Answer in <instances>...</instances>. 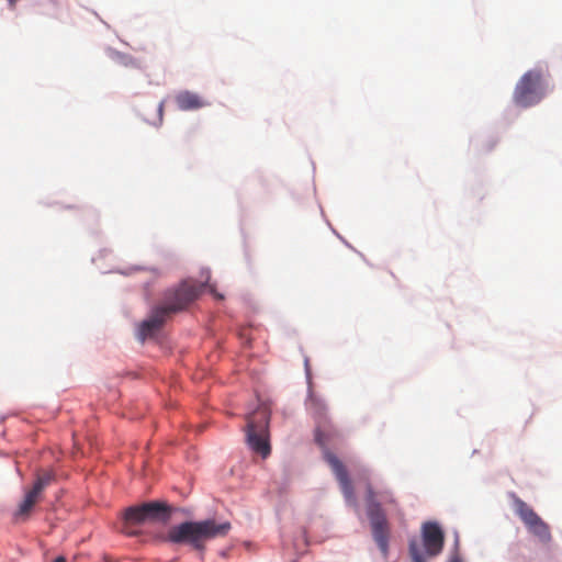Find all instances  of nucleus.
Segmentation results:
<instances>
[{
	"label": "nucleus",
	"instance_id": "6",
	"mask_svg": "<svg viewBox=\"0 0 562 562\" xmlns=\"http://www.w3.org/2000/svg\"><path fill=\"white\" fill-rule=\"evenodd\" d=\"M366 502L367 514L370 519L373 539L382 554L386 557L389 552L390 538L389 524L385 514L381 508V505L376 502V494L370 484L367 486Z\"/></svg>",
	"mask_w": 562,
	"mask_h": 562
},
{
	"label": "nucleus",
	"instance_id": "7",
	"mask_svg": "<svg viewBox=\"0 0 562 562\" xmlns=\"http://www.w3.org/2000/svg\"><path fill=\"white\" fill-rule=\"evenodd\" d=\"M513 505L515 513L521 519L528 531L542 543H549L551 541L549 525L521 498L514 496Z\"/></svg>",
	"mask_w": 562,
	"mask_h": 562
},
{
	"label": "nucleus",
	"instance_id": "16",
	"mask_svg": "<svg viewBox=\"0 0 562 562\" xmlns=\"http://www.w3.org/2000/svg\"><path fill=\"white\" fill-rule=\"evenodd\" d=\"M54 562H66V559L64 557H58L54 560Z\"/></svg>",
	"mask_w": 562,
	"mask_h": 562
},
{
	"label": "nucleus",
	"instance_id": "14",
	"mask_svg": "<svg viewBox=\"0 0 562 562\" xmlns=\"http://www.w3.org/2000/svg\"><path fill=\"white\" fill-rule=\"evenodd\" d=\"M409 554L412 557L413 562H426L424 555L422 554L419 548L415 542L409 544Z\"/></svg>",
	"mask_w": 562,
	"mask_h": 562
},
{
	"label": "nucleus",
	"instance_id": "3",
	"mask_svg": "<svg viewBox=\"0 0 562 562\" xmlns=\"http://www.w3.org/2000/svg\"><path fill=\"white\" fill-rule=\"evenodd\" d=\"M172 508L162 502H148L137 506H131L123 513L122 531L128 536H136L138 530L136 527L149 524L169 521Z\"/></svg>",
	"mask_w": 562,
	"mask_h": 562
},
{
	"label": "nucleus",
	"instance_id": "11",
	"mask_svg": "<svg viewBox=\"0 0 562 562\" xmlns=\"http://www.w3.org/2000/svg\"><path fill=\"white\" fill-rule=\"evenodd\" d=\"M176 103L182 111L198 110L207 103L196 93L182 91L176 95Z\"/></svg>",
	"mask_w": 562,
	"mask_h": 562
},
{
	"label": "nucleus",
	"instance_id": "8",
	"mask_svg": "<svg viewBox=\"0 0 562 562\" xmlns=\"http://www.w3.org/2000/svg\"><path fill=\"white\" fill-rule=\"evenodd\" d=\"M306 408L316 423L315 440L319 446L325 447L329 437L335 432L327 417L326 404L321 396L311 393L306 401Z\"/></svg>",
	"mask_w": 562,
	"mask_h": 562
},
{
	"label": "nucleus",
	"instance_id": "2",
	"mask_svg": "<svg viewBox=\"0 0 562 562\" xmlns=\"http://www.w3.org/2000/svg\"><path fill=\"white\" fill-rule=\"evenodd\" d=\"M231 528V522H216L214 519L184 521L171 527L166 540L177 544L187 543L193 549L202 551L206 540L225 537Z\"/></svg>",
	"mask_w": 562,
	"mask_h": 562
},
{
	"label": "nucleus",
	"instance_id": "15",
	"mask_svg": "<svg viewBox=\"0 0 562 562\" xmlns=\"http://www.w3.org/2000/svg\"><path fill=\"white\" fill-rule=\"evenodd\" d=\"M448 562H463L458 552H454Z\"/></svg>",
	"mask_w": 562,
	"mask_h": 562
},
{
	"label": "nucleus",
	"instance_id": "5",
	"mask_svg": "<svg viewBox=\"0 0 562 562\" xmlns=\"http://www.w3.org/2000/svg\"><path fill=\"white\" fill-rule=\"evenodd\" d=\"M270 413L267 407H258L247 416L246 440L249 448L266 459L270 452L269 443Z\"/></svg>",
	"mask_w": 562,
	"mask_h": 562
},
{
	"label": "nucleus",
	"instance_id": "4",
	"mask_svg": "<svg viewBox=\"0 0 562 562\" xmlns=\"http://www.w3.org/2000/svg\"><path fill=\"white\" fill-rule=\"evenodd\" d=\"M546 71L542 68L528 70L517 82L513 100L521 108H529L539 103L546 95Z\"/></svg>",
	"mask_w": 562,
	"mask_h": 562
},
{
	"label": "nucleus",
	"instance_id": "1",
	"mask_svg": "<svg viewBox=\"0 0 562 562\" xmlns=\"http://www.w3.org/2000/svg\"><path fill=\"white\" fill-rule=\"evenodd\" d=\"M203 286L204 284L184 281L177 288L168 290L165 293L164 302L156 306L150 316L140 324V339L145 340L147 337L153 336L171 314L186 310L199 297Z\"/></svg>",
	"mask_w": 562,
	"mask_h": 562
},
{
	"label": "nucleus",
	"instance_id": "9",
	"mask_svg": "<svg viewBox=\"0 0 562 562\" xmlns=\"http://www.w3.org/2000/svg\"><path fill=\"white\" fill-rule=\"evenodd\" d=\"M423 544L429 557L441 553L445 543V536L436 522H425L422 528Z\"/></svg>",
	"mask_w": 562,
	"mask_h": 562
},
{
	"label": "nucleus",
	"instance_id": "10",
	"mask_svg": "<svg viewBox=\"0 0 562 562\" xmlns=\"http://www.w3.org/2000/svg\"><path fill=\"white\" fill-rule=\"evenodd\" d=\"M325 460L330 465L333 472L335 473L337 480L340 483L342 493L345 496L350 499L353 497V487L351 481L349 480L348 472L342 464V462L331 452L326 451Z\"/></svg>",
	"mask_w": 562,
	"mask_h": 562
},
{
	"label": "nucleus",
	"instance_id": "12",
	"mask_svg": "<svg viewBox=\"0 0 562 562\" xmlns=\"http://www.w3.org/2000/svg\"><path fill=\"white\" fill-rule=\"evenodd\" d=\"M42 498V494L38 493L36 490H34L33 487L31 490H29L26 493H25V496L23 498V501L21 502V504L19 505L16 512H15V518L19 519H23L25 520L33 507L35 506L36 503H38Z\"/></svg>",
	"mask_w": 562,
	"mask_h": 562
},
{
	"label": "nucleus",
	"instance_id": "13",
	"mask_svg": "<svg viewBox=\"0 0 562 562\" xmlns=\"http://www.w3.org/2000/svg\"><path fill=\"white\" fill-rule=\"evenodd\" d=\"M54 479L55 475L53 472H44L37 475L32 487L42 494L43 491L54 481Z\"/></svg>",
	"mask_w": 562,
	"mask_h": 562
}]
</instances>
